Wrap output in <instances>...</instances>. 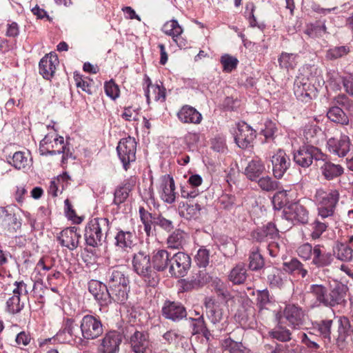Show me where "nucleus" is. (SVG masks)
<instances>
[{
  "mask_svg": "<svg viewBox=\"0 0 353 353\" xmlns=\"http://www.w3.org/2000/svg\"><path fill=\"white\" fill-rule=\"evenodd\" d=\"M132 265L134 271L143 279L148 286L155 287L158 285L159 277L151 265L149 254L142 250L134 254Z\"/></svg>",
  "mask_w": 353,
  "mask_h": 353,
  "instance_id": "f257e3e1",
  "label": "nucleus"
},
{
  "mask_svg": "<svg viewBox=\"0 0 353 353\" xmlns=\"http://www.w3.org/2000/svg\"><path fill=\"white\" fill-rule=\"evenodd\" d=\"M339 196V194L336 190L325 191L319 189L316 190L314 198L319 205V215L322 219L328 218L333 214Z\"/></svg>",
  "mask_w": 353,
  "mask_h": 353,
  "instance_id": "f03ea898",
  "label": "nucleus"
},
{
  "mask_svg": "<svg viewBox=\"0 0 353 353\" xmlns=\"http://www.w3.org/2000/svg\"><path fill=\"white\" fill-rule=\"evenodd\" d=\"M82 341L93 340L103 333V325L101 320L92 315L84 316L80 323Z\"/></svg>",
  "mask_w": 353,
  "mask_h": 353,
  "instance_id": "7ed1b4c3",
  "label": "nucleus"
},
{
  "mask_svg": "<svg viewBox=\"0 0 353 353\" xmlns=\"http://www.w3.org/2000/svg\"><path fill=\"white\" fill-rule=\"evenodd\" d=\"M137 142L134 138L128 137L120 140L117 148V153L125 170L128 165L136 159Z\"/></svg>",
  "mask_w": 353,
  "mask_h": 353,
  "instance_id": "20e7f679",
  "label": "nucleus"
},
{
  "mask_svg": "<svg viewBox=\"0 0 353 353\" xmlns=\"http://www.w3.org/2000/svg\"><path fill=\"white\" fill-rule=\"evenodd\" d=\"M170 261L169 272L175 277L185 276L191 266V259L187 254L179 252L174 254Z\"/></svg>",
  "mask_w": 353,
  "mask_h": 353,
  "instance_id": "39448f33",
  "label": "nucleus"
},
{
  "mask_svg": "<svg viewBox=\"0 0 353 353\" xmlns=\"http://www.w3.org/2000/svg\"><path fill=\"white\" fill-rule=\"evenodd\" d=\"M350 137L346 134H341L338 137H332L327 141L326 147L333 155L339 157H345L352 148Z\"/></svg>",
  "mask_w": 353,
  "mask_h": 353,
  "instance_id": "423d86ee",
  "label": "nucleus"
},
{
  "mask_svg": "<svg viewBox=\"0 0 353 353\" xmlns=\"http://www.w3.org/2000/svg\"><path fill=\"white\" fill-rule=\"evenodd\" d=\"M283 316L294 329H300L305 321V310L298 305L288 304L283 310Z\"/></svg>",
  "mask_w": 353,
  "mask_h": 353,
  "instance_id": "0eeeda50",
  "label": "nucleus"
},
{
  "mask_svg": "<svg viewBox=\"0 0 353 353\" xmlns=\"http://www.w3.org/2000/svg\"><path fill=\"white\" fill-rule=\"evenodd\" d=\"M234 141L241 148H248L256 138L255 131L246 123L241 122L234 132Z\"/></svg>",
  "mask_w": 353,
  "mask_h": 353,
  "instance_id": "6e6552de",
  "label": "nucleus"
},
{
  "mask_svg": "<svg viewBox=\"0 0 353 353\" xmlns=\"http://www.w3.org/2000/svg\"><path fill=\"white\" fill-rule=\"evenodd\" d=\"M315 92L316 88L308 78L299 77L295 80L294 92L299 100L307 103L315 95Z\"/></svg>",
  "mask_w": 353,
  "mask_h": 353,
  "instance_id": "1a4fd4ad",
  "label": "nucleus"
},
{
  "mask_svg": "<svg viewBox=\"0 0 353 353\" xmlns=\"http://www.w3.org/2000/svg\"><path fill=\"white\" fill-rule=\"evenodd\" d=\"M123 340L122 334L115 330L107 332L101 341L98 353H117Z\"/></svg>",
  "mask_w": 353,
  "mask_h": 353,
  "instance_id": "9d476101",
  "label": "nucleus"
},
{
  "mask_svg": "<svg viewBox=\"0 0 353 353\" xmlns=\"http://www.w3.org/2000/svg\"><path fill=\"white\" fill-rule=\"evenodd\" d=\"M162 316L173 322H179L187 316L183 305L179 302L165 301L161 310Z\"/></svg>",
  "mask_w": 353,
  "mask_h": 353,
  "instance_id": "9b49d317",
  "label": "nucleus"
},
{
  "mask_svg": "<svg viewBox=\"0 0 353 353\" xmlns=\"http://www.w3.org/2000/svg\"><path fill=\"white\" fill-rule=\"evenodd\" d=\"M65 149L66 146L64 145L63 137L53 138V136L48 134L40 141V151L42 154L54 155L65 153Z\"/></svg>",
  "mask_w": 353,
  "mask_h": 353,
  "instance_id": "f8f14e48",
  "label": "nucleus"
},
{
  "mask_svg": "<svg viewBox=\"0 0 353 353\" xmlns=\"http://www.w3.org/2000/svg\"><path fill=\"white\" fill-rule=\"evenodd\" d=\"M130 344L133 353H152V345L147 332L135 331L130 338Z\"/></svg>",
  "mask_w": 353,
  "mask_h": 353,
  "instance_id": "ddd939ff",
  "label": "nucleus"
},
{
  "mask_svg": "<svg viewBox=\"0 0 353 353\" xmlns=\"http://www.w3.org/2000/svg\"><path fill=\"white\" fill-rule=\"evenodd\" d=\"M162 32L168 36L172 37L173 41L180 48H185L187 42L181 38L183 32V28L179 25L176 19H172L166 21L161 28Z\"/></svg>",
  "mask_w": 353,
  "mask_h": 353,
  "instance_id": "4468645a",
  "label": "nucleus"
},
{
  "mask_svg": "<svg viewBox=\"0 0 353 353\" xmlns=\"http://www.w3.org/2000/svg\"><path fill=\"white\" fill-rule=\"evenodd\" d=\"M144 80L146 85L145 96L147 99L148 104L150 103L151 99L155 101L164 102L166 99V92L163 83L159 82V83L152 84L148 77H145Z\"/></svg>",
  "mask_w": 353,
  "mask_h": 353,
  "instance_id": "2eb2a0df",
  "label": "nucleus"
},
{
  "mask_svg": "<svg viewBox=\"0 0 353 353\" xmlns=\"http://www.w3.org/2000/svg\"><path fill=\"white\" fill-rule=\"evenodd\" d=\"M272 171L276 178H281L288 169L290 159L283 150H278L272 157Z\"/></svg>",
  "mask_w": 353,
  "mask_h": 353,
  "instance_id": "dca6fc26",
  "label": "nucleus"
},
{
  "mask_svg": "<svg viewBox=\"0 0 353 353\" xmlns=\"http://www.w3.org/2000/svg\"><path fill=\"white\" fill-rule=\"evenodd\" d=\"M175 184L172 177L164 175L161 178L159 192L161 199L168 203H172L176 199Z\"/></svg>",
  "mask_w": 353,
  "mask_h": 353,
  "instance_id": "f3484780",
  "label": "nucleus"
},
{
  "mask_svg": "<svg viewBox=\"0 0 353 353\" xmlns=\"http://www.w3.org/2000/svg\"><path fill=\"white\" fill-rule=\"evenodd\" d=\"M88 290L101 305L110 303L109 286L97 280H91L88 283Z\"/></svg>",
  "mask_w": 353,
  "mask_h": 353,
  "instance_id": "a211bd4d",
  "label": "nucleus"
},
{
  "mask_svg": "<svg viewBox=\"0 0 353 353\" xmlns=\"http://www.w3.org/2000/svg\"><path fill=\"white\" fill-rule=\"evenodd\" d=\"M318 149L310 145H305L301 148L294 154V161L303 168L309 167L314 159H316Z\"/></svg>",
  "mask_w": 353,
  "mask_h": 353,
  "instance_id": "6ab92c4d",
  "label": "nucleus"
},
{
  "mask_svg": "<svg viewBox=\"0 0 353 353\" xmlns=\"http://www.w3.org/2000/svg\"><path fill=\"white\" fill-rule=\"evenodd\" d=\"M80 237L81 235L77 232V228L70 227L63 230L60 232L58 241L62 246L73 250L77 248Z\"/></svg>",
  "mask_w": 353,
  "mask_h": 353,
  "instance_id": "aec40b11",
  "label": "nucleus"
},
{
  "mask_svg": "<svg viewBox=\"0 0 353 353\" xmlns=\"http://www.w3.org/2000/svg\"><path fill=\"white\" fill-rule=\"evenodd\" d=\"M348 288L343 283H337L331 289L327 296V307L336 305H344L346 303V297Z\"/></svg>",
  "mask_w": 353,
  "mask_h": 353,
  "instance_id": "412c9836",
  "label": "nucleus"
},
{
  "mask_svg": "<svg viewBox=\"0 0 353 353\" xmlns=\"http://www.w3.org/2000/svg\"><path fill=\"white\" fill-rule=\"evenodd\" d=\"M59 64V59L54 53H50L43 57L39 62V73L46 79H50L55 72Z\"/></svg>",
  "mask_w": 353,
  "mask_h": 353,
  "instance_id": "4be33fe9",
  "label": "nucleus"
},
{
  "mask_svg": "<svg viewBox=\"0 0 353 353\" xmlns=\"http://www.w3.org/2000/svg\"><path fill=\"white\" fill-rule=\"evenodd\" d=\"M84 236L88 245L95 248L101 245L103 234L99 222H88Z\"/></svg>",
  "mask_w": 353,
  "mask_h": 353,
  "instance_id": "5701e85b",
  "label": "nucleus"
},
{
  "mask_svg": "<svg viewBox=\"0 0 353 353\" xmlns=\"http://www.w3.org/2000/svg\"><path fill=\"white\" fill-rule=\"evenodd\" d=\"M338 323L336 345L341 350H343L346 347L347 344V339L351 334V325L349 319L345 316L340 317Z\"/></svg>",
  "mask_w": 353,
  "mask_h": 353,
  "instance_id": "b1692460",
  "label": "nucleus"
},
{
  "mask_svg": "<svg viewBox=\"0 0 353 353\" xmlns=\"http://www.w3.org/2000/svg\"><path fill=\"white\" fill-rule=\"evenodd\" d=\"M318 166L319 167L321 174L326 180L329 181L342 175L344 170L341 165L325 160L320 161Z\"/></svg>",
  "mask_w": 353,
  "mask_h": 353,
  "instance_id": "393cba45",
  "label": "nucleus"
},
{
  "mask_svg": "<svg viewBox=\"0 0 353 353\" xmlns=\"http://www.w3.org/2000/svg\"><path fill=\"white\" fill-rule=\"evenodd\" d=\"M177 117L183 123L199 124L202 121V115L194 108L185 105L178 112Z\"/></svg>",
  "mask_w": 353,
  "mask_h": 353,
  "instance_id": "a878e982",
  "label": "nucleus"
},
{
  "mask_svg": "<svg viewBox=\"0 0 353 353\" xmlns=\"http://www.w3.org/2000/svg\"><path fill=\"white\" fill-rule=\"evenodd\" d=\"M206 309V314L208 319L214 324L220 322L223 318V312L220 304L213 299L206 297L204 301Z\"/></svg>",
  "mask_w": 353,
  "mask_h": 353,
  "instance_id": "bb28decb",
  "label": "nucleus"
},
{
  "mask_svg": "<svg viewBox=\"0 0 353 353\" xmlns=\"http://www.w3.org/2000/svg\"><path fill=\"white\" fill-rule=\"evenodd\" d=\"M309 293L316 299L314 303L310 305L311 308L319 307L321 305L327 307V290L323 285L312 284L310 287Z\"/></svg>",
  "mask_w": 353,
  "mask_h": 353,
  "instance_id": "cd10ccee",
  "label": "nucleus"
},
{
  "mask_svg": "<svg viewBox=\"0 0 353 353\" xmlns=\"http://www.w3.org/2000/svg\"><path fill=\"white\" fill-rule=\"evenodd\" d=\"M286 221H305L307 218L305 209L298 203H292L282 212Z\"/></svg>",
  "mask_w": 353,
  "mask_h": 353,
  "instance_id": "c85d7f7f",
  "label": "nucleus"
},
{
  "mask_svg": "<svg viewBox=\"0 0 353 353\" xmlns=\"http://www.w3.org/2000/svg\"><path fill=\"white\" fill-rule=\"evenodd\" d=\"M279 236V230L272 222L268 224L252 233V237L258 241H263L265 239H274Z\"/></svg>",
  "mask_w": 353,
  "mask_h": 353,
  "instance_id": "c756f323",
  "label": "nucleus"
},
{
  "mask_svg": "<svg viewBox=\"0 0 353 353\" xmlns=\"http://www.w3.org/2000/svg\"><path fill=\"white\" fill-rule=\"evenodd\" d=\"M106 279L109 287H112V285H123L130 283L128 277L121 270V267L109 269L106 273Z\"/></svg>",
  "mask_w": 353,
  "mask_h": 353,
  "instance_id": "7c9ffc66",
  "label": "nucleus"
},
{
  "mask_svg": "<svg viewBox=\"0 0 353 353\" xmlns=\"http://www.w3.org/2000/svg\"><path fill=\"white\" fill-rule=\"evenodd\" d=\"M172 256L165 250H159L152 256L153 269L163 271L170 266Z\"/></svg>",
  "mask_w": 353,
  "mask_h": 353,
  "instance_id": "2f4dec72",
  "label": "nucleus"
},
{
  "mask_svg": "<svg viewBox=\"0 0 353 353\" xmlns=\"http://www.w3.org/2000/svg\"><path fill=\"white\" fill-rule=\"evenodd\" d=\"M129 284L109 287L110 303L112 301L118 303H124L128 298Z\"/></svg>",
  "mask_w": 353,
  "mask_h": 353,
  "instance_id": "473e14b6",
  "label": "nucleus"
},
{
  "mask_svg": "<svg viewBox=\"0 0 353 353\" xmlns=\"http://www.w3.org/2000/svg\"><path fill=\"white\" fill-rule=\"evenodd\" d=\"M265 170V165L259 159L250 161L246 166L244 174L251 181H256Z\"/></svg>",
  "mask_w": 353,
  "mask_h": 353,
  "instance_id": "72a5a7b5",
  "label": "nucleus"
},
{
  "mask_svg": "<svg viewBox=\"0 0 353 353\" xmlns=\"http://www.w3.org/2000/svg\"><path fill=\"white\" fill-rule=\"evenodd\" d=\"M321 245H316L313 248L312 264L318 268L329 265L332 261L331 253L322 252Z\"/></svg>",
  "mask_w": 353,
  "mask_h": 353,
  "instance_id": "f704fd0d",
  "label": "nucleus"
},
{
  "mask_svg": "<svg viewBox=\"0 0 353 353\" xmlns=\"http://www.w3.org/2000/svg\"><path fill=\"white\" fill-rule=\"evenodd\" d=\"M67 333L70 337L74 339L82 341V334L80 325L75 323L72 319H66L63 321L62 329L59 331V334Z\"/></svg>",
  "mask_w": 353,
  "mask_h": 353,
  "instance_id": "c9c22d12",
  "label": "nucleus"
},
{
  "mask_svg": "<svg viewBox=\"0 0 353 353\" xmlns=\"http://www.w3.org/2000/svg\"><path fill=\"white\" fill-rule=\"evenodd\" d=\"M327 118L334 123L347 125L349 124V118L341 108L332 105L327 112Z\"/></svg>",
  "mask_w": 353,
  "mask_h": 353,
  "instance_id": "e433bc0d",
  "label": "nucleus"
},
{
  "mask_svg": "<svg viewBox=\"0 0 353 353\" xmlns=\"http://www.w3.org/2000/svg\"><path fill=\"white\" fill-rule=\"evenodd\" d=\"M333 252L342 261L349 262L353 259V250L347 244L336 242L333 247Z\"/></svg>",
  "mask_w": 353,
  "mask_h": 353,
  "instance_id": "4c0bfd02",
  "label": "nucleus"
},
{
  "mask_svg": "<svg viewBox=\"0 0 353 353\" xmlns=\"http://www.w3.org/2000/svg\"><path fill=\"white\" fill-rule=\"evenodd\" d=\"M207 281V274L204 270H198L187 279L183 280V287L185 290L199 288Z\"/></svg>",
  "mask_w": 353,
  "mask_h": 353,
  "instance_id": "58836bf2",
  "label": "nucleus"
},
{
  "mask_svg": "<svg viewBox=\"0 0 353 353\" xmlns=\"http://www.w3.org/2000/svg\"><path fill=\"white\" fill-rule=\"evenodd\" d=\"M283 269L289 274H299L304 278L307 274V270L304 268L303 265L296 258L292 259L290 261L283 263Z\"/></svg>",
  "mask_w": 353,
  "mask_h": 353,
  "instance_id": "ea45409f",
  "label": "nucleus"
},
{
  "mask_svg": "<svg viewBox=\"0 0 353 353\" xmlns=\"http://www.w3.org/2000/svg\"><path fill=\"white\" fill-rule=\"evenodd\" d=\"M263 274L267 276L268 282L272 288H281L283 281L279 269L269 266L264 269Z\"/></svg>",
  "mask_w": 353,
  "mask_h": 353,
  "instance_id": "a19ab883",
  "label": "nucleus"
},
{
  "mask_svg": "<svg viewBox=\"0 0 353 353\" xmlns=\"http://www.w3.org/2000/svg\"><path fill=\"white\" fill-rule=\"evenodd\" d=\"M248 277L247 270L243 263L234 267L229 274V280L235 285L243 283Z\"/></svg>",
  "mask_w": 353,
  "mask_h": 353,
  "instance_id": "79ce46f5",
  "label": "nucleus"
},
{
  "mask_svg": "<svg viewBox=\"0 0 353 353\" xmlns=\"http://www.w3.org/2000/svg\"><path fill=\"white\" fill-rule=\"evenodd\" d=\"M188 234L181 230H175L167 240L168 248L181 249L185 243Z\"/></svg>",
  "mask_w": 353,
  "mask_h": 353,
  "instance_id": "37998d69",
  "label": "nucleus"
},
{
  "mask_svg": "<svg viewBox=\"0 0 353 353\" xmlns=\"http://www.w3.org/2000/svg\"><path fill=\"white\" fill-rule=\"evenodd\" d=\"M333 321L331 319H324L319 322H316L314 324V328H316L320 336L326 339L328 342H331V330Z\"/></svg>",
  "mask_w": 353,
  "mask_h": 353,
  "instance_id": "c03bdc74",
  "label": "nucleus"
},
{
  "mask_svg": "<svg viewBox=\"0 0 353 353\" xmlns=\"http://www.w3.org/2000/svg\"><path fill=\"white\" fill-rule=\"evenodd\" d=\"M290 203L289 194L288 191L283 190L276 192L272 198V204L275 210L279 211L281 209L288 208L287 205Z\"/></svg>",
  "mask_w": 353,
  "mask_h": 353,
  "instance_id": "a18cd8bd",
  "label": "nucleus"
},
{
  "mask_svg": "<svg viewBox=\"0 0 353 353\" xmlns=\"http://www.w3.org/2000/svg\"><path fill=\"white\" fill-rule=\"evenodd\" d=\"M269 334L272 339L281 342H286L291 340L292 333L285 327L277 325L269 332Z\"/></svg>",
  "mask_w": 353,
  "mask_h": 353,
  "instance_id": "49530a36",
  "label": "nucleus"
},
{
  "mask_svg": "<svg viewBox=\"0 0 353 353\" xmlns=\"http://www.w3.org/2000/svg\"><path fill=\"white\" fill-rule=\"evenodd\" d=\"M256 181L259 186L263 191L272 192L279 188V182L268 176L259 178Z\"/></svg>",
  "mask_w": 353,
  "mask_h": 353,
  "instance_id": "de8ad7c7",
  "label": "nucleus"
},
{
  "mask_svg": "<svg viewBox=\"0 0 353 353\" xmlns=\"http://www.w3.org/2000/svg\"><path fill=\"white\" fill-rule=\"evenodd\" d=\"M132 235L130 232H123L122 230L119 231L116 237V245L122 248L125 249L128 248H131L132 244Z\"/></svg>",
  "mask_w": 353,
  "mask_h": 353,
  "instance_id": "09e8293b",
  "label": "nucleus"
},
{
  "mask_svg": "<svg viewBox=\"0 0 353 353\" xmlns=\"http://www.w3.org/2000/svg\"><path fill=\"white\" fill-rule=\"evenodd\" d=\"M296 54L283 52L279 59V65L288 70L293 68L296 65Z\"/></svg>",
  "mask_w": 353,
  "mask_h": 353,
  "instance_id": "8fccbe9b",
  "label": "nucleus"
},
{
  "mask_svg": "<svg viewBox=\"0 0 353 353\" xmlns=\"http://www.w3.org/2000/svg\"><path fill=\"white\" fill-rule=\"evenodd\" d=\"M264 265V260L262 255L258 251H253L249 256V268L256 271L262 268Z\"/></svg>",
  "mask_w": 353,
  "mask_h": 353,
  "instance_id": "3c124183",
  "label": "nucleus"
},
{
  "mask_svg": "<svg viewBox=\"0 0 353 353\" xmlns=\"http://www.w3.org/2000/svg\"><path fill=\"white\" fill-rule=\"evenodd\" d=\"M28 157L22 152H15L12 158V161L9 163L16 169L21 170L28 165Z\"/></svg>",
  "mask_w": 353,
  "mask_h": 353,
  "instance_id": "603ef678",
  "label": "nucleus"
},
{
  "mask_svg": "<svg viewBox=\"0 0 353 353\" xmlns=\"http://www.w3.org/2000/svg\"><path fill=\"white\" fill-rule=\"evenodd\" d=\"M23 308V304L21 303L20 298L17 295H13L6 302V310L10 314H17Z\"/></svg>",
  "mask_w": 353,
  "mask_h": 353,
  "instance_id": "864d4df0",
  "label": "nucleus"
},
{
  "mask_svg": "<svg viewBox=\"0 0 353 353\" xmlns=\"http://www.w3.org/2000/svg\"><path fill=\"white\" fill-rule=\"evenodd\" d=\"M301 343L312 351L317 350L320 346L316 341V336L311 332L308 334L301 333L300 336Z\"/></svg>",
  "mask_w": 353,
  "mask_h": 353,
  "instance_id": "5fc2aeb1",
  "label": "nucleus"
},
{
  "mask_svg": "<svg viewBox=\"0 0 353 353\" xmlns=\"http://www.w3.org/2000/svg\"><path fill=\"white\" fill-rule=\"evenodd\" d=\"M220 61L223 65V71L227 72H230L235 69L239 63L236 58L229 54H224L221 56Z\"/></svg>",
  "mask_w": 353,
  "mask_h": 353,
  "instance_id": "6e6d98bb",
  "label": "nucleus"
},
{
  "mask_svg": "<svg viewBox=\"0 0 353 353\" xmlns=\"http://www.w3.org/2000/svg\"><path fill=\"white\" fill-rule=\"evenodd\" d=\"M326 31V28L324 24H316L308 26L305 30V33L310 37L316 38L322 37Z\"/></svg>",
  "mask_w": 353,
  "mask_h": 353,
  "instance_id": "4d7b16f0",
  "label": "nucleus"
},
{
  "mask_svg": "<svg viewBox=\"0 0 353 353\" xmlns=\"http://www.w3.org/2000/svg\"><path fill=\"white\" fill-rule=\"evenodd\" d=\"M210 252L207 249L200 248L195 256V261L199 268H205L209 264Z\"/></svg>",
  "mask_w": 353,
  "mask_h": 353,
  "instance_id": "13d9d810",
  "label": "nucleus"
},
{
  "mask_svg": "<svg viewBox=\"0 0 353 353\" xmlns=\"http://www.w3.org/2000/svg\"><path fill=\"white\" fill-rule=\"evenodd\" d=\"M223 346L228 350L231 353H236L237 352H243L245 350V347L243 346L241 342H237L232 339L231 338H228L223 341Z\"/></svg>",
  "mask_w": 353,
  "mask_h": 353,
  "instance_id": "bf43d9fd",
  "label": "nucleus"
},
{
  "mask_svg": "<svg viewBox=\"0 0 353 353\" xmlns=\"http://www.w3.org/2000/svg\"><path fill=\"white\" fill-rule=\"evenodd\" d=\"M349 51V48L345 46L334 47L327 50L326 57L329 59H336L346 55Z\"/></svg>",
  "mask_w": 353,
  "mask_h": 353,
  "instance_id": "052dcab7",
  "label": "nucleus"
},
{
  "mask_svg": "<svg viewBox=\"0 0 353 353\" xmlns=\"http://www.w3.org/2000/svg\"><path fill=\"white\" fill-rule=\"evenodd\" d=\"M105 92L112 99H116L119 96V89L115 83L110 80L106 82L104 85Z\"/></svg>",
  "mask_w": 353,
  "mask_h": 353,
  "instance_id": "680f3d73",
  "label": "nucleus"
},
{
  "mask_svg": "<svg viewBox=\"0 0 353 353\" xmlns=\"http://www.w3.org/2000/svg\"><path fill=\"white\" fill-rule=\"evenodd\" d=\"M214 290L219 296H221L223 299L228 300L230 297L229 291L225 288V285L219 279H215L213 281Z\"/></svg>",
  "mask_w": 353,
  "mask_h": 353,
  "instance_id": "e2e57ef3",
  "label": "nucleus"
},
{
  "mask_svg": "<svg viewBox=\"0 0 353 353\" xmlns=\"http://www.w3.org/2000/svg\"><path fill=\"white\" fill-rule=\"evenodd\" d=\"M298 255L303 259L307 261L311 258L313 253V248L312 245L309 243H303L300 245L297 249Z\"/></svg>",
  "mask_w": 353,
  "mask_h": 353,
  "instance_id": "0e129e2a",
  "label": "nucleus"
},
{
  "mask_svg": "<svg viewBox=\"0 0 353 353\" xmlns=\"http://www.w3.org/2000/svg\"><path fill=\"white\" fill-rule=\"evenodd\" d=\"M270 302V293L268 290L258 291L256 305L260 309L265 307Z\"/></svg>",
  "mask_w": 353,
  "mask_h": 353,
  "instance_id": "69168bd1",
  "label": "nucleus"
},
{
  "mask_svg": "<svg viewBox=\"0 0 353 353\" xmlns=\"http://www.w3.org/2000/svg\"><path fill=\"white\" fill-rule=\"evenodd\" d=\"M74 79L77 88H81L83 92H85L89 94L92 93L90 89V83L85 79V78H83L81 75L79 74H74Z\"/></svg>",
  "mask_w": 353,
  "mask_h": 353,
  "instance_id": "338daca9",
  "label": "nucleus"
},
{
  "mask_svg": "<svg viewBox=\"0 0 353 353\" xmlns=\"http://www.w3.org/2000/svg\"><path fill=\"white\" fill-rule=\"evenodd\" d=\"M130 190L127 187H120L114 192V203L119 205L123 203L129 195Z\"/></svg>",
  "mask_w": 353,
  "mask_h": 353,
  "instance_id": "774afa93",
  "label": "nucleus"
}]
</instances>
